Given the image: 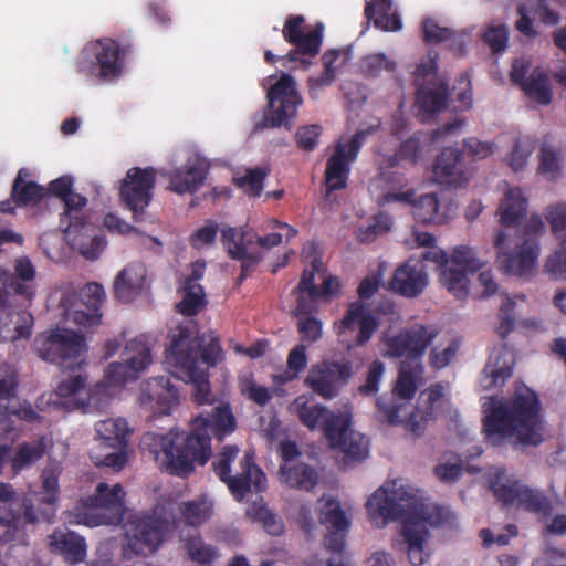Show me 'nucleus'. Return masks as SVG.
Wrapping results in <instances>:
<instances>
[{"label": "nucleus", "instance_id": "nucleus-56", "mask_svg": "<svg viewBox=\"0 0 566 566\" xmlns=\"http://www.w3.org/2000/svg\"><path fill=\"white\" fill-rule=\"evenodd\" d=\"M266 172L261 168L247 170L245 175L234 179L235 185L251 197H260Z\"/></svg>", "mask_w": 566, "mask_h": 566}, {"label": "nucleus", "instance_id": "nucleus-12", "mask_svg": "<svg viewBox=\"0 0 566 566\" xmlns=\"http://www.w3.org/2000/svg\"><path fill=\"white\" fill-rule=\"evenodd\" d=\"M439 331L433 325L412 323L401 328L396 335L382 338L384 356L388 358H403L401 364H421L428 347L438 336Z\"/></svg>", "mask_w": 566, "mask_h": 566}, {"label": "nucleus", "instance_id": "nucleus-16", "mask_svg": "<svg viewBox=\"0 0 566 566\" xmlns=\"http://www.w3.org/2000/svg\"><path fill=\"white\" fill-rule=\"evenodd\" d=\"M304 23L305 19L303 15H289L286 18L282 34L284 40L294 45L295 49L281 59L290 63L301 62L307 66L310 62L303 59V56L315 57L319 53L323 43L324 25L319 22L305 33L303 30Z\"/></svg>", "mask_w": 566, "mask_h": 566}, {"label": "nucleus", "instance_id": "nucleus-8", "mask_svg": "<svg viewBox=\"0 0 566 566\" xmlns=\"http://www.w3.org/2000/svg\"><path fill=\"white\" fill-rule=\"evenodd\" d=\"M545 228L539 216H532L525 224V235L516 253L510 251L507 234L499 231L494 245L497 249V263L501 270L510 275L527 276L535 269L538 258L539 245L534 235L541 233Z\"/></svg>", "mask_w": 566, "mask_h": 566}, {"label": "nucleus", "instance_id": "nucleus-23", "mask_svg": "<svg viewBox=\"0 0 566 566\" xmlns=\"http://www.w3.org/2000/svg\"><path fill=\"white\" fill-rule=\"evenodd\" d=\"M255 232L250 229L240 230L234 227H224L221 230V243L230 259L241 261V273L248 277L255 266L263 260V253L251 250L254 245Z\"/></svg>", "mask_w": 566, "mask_h": 566}, {"label": "nucleus", "instance_id": "nucleus-64", "mask_svg": "<svg viewBox=\"0 0 566 566\" xmlns=\"http://www.w3.org/2000/svg\"><path fill=\"white\" fill-rule=\"evenodd\" d=\"M297 331L302 342L315 343L322 338V322L314 316L301 317L297 322Z\"/></svg>", "mask_w": 566, "mask_h": 566}, {"label": "nucleus", "instance_id": "nucleus-59", "mask_svg": "<svg viewBox=\"0 0 566 566\" xmlns=\"http://www.w3.org/2000/svg\"><path fill=\"white\" fill-rule=\"evenodd\" d=\"M483 41L488 44L492 53H503L509 42L507 28L503 24L489 27L483 33Z\"/></svg>", "mask_w": 566, "mask_h": 566}, {"label": "nucleus", "instance_id": "nucleus-4", "mask_svg": "<svg viewBox=\"0 0 566 566\" xmlns=\"http://www.w3.org/2000/svg\"><path fill=\"white\" fill-rule=\"evenodd\" d=\"M169 337L170 345L165 350L166 364L192 384V396L198 405L209 402L211 390L208 369L223 359L219 337L212 336L203 344V339L193 335L188 326H178Z\"/></svg>", "mask_w": 566, "mask_h": 566}, {"label": "nucleus", "instance_id": "nucleus-11", "mask_svg": "<svg viewBox=\"0 0 566 566\" xmlns=\"http://www.w3.org/2000/svg\"><path fill=\"white\" fill-rule=\"evenodd\" d=\"M266 98L268 107L263 120L256 123L255 129L283 126L290 130L297 108L302 104L294 78L289 74H282L277 82L269 88Z\"/></svg>", "mask_w": 566, "mask_h": 566}, {"label": "nucleus", "instance_id": "nucleus-51", "mask_svg": "<svg viewBox=\"0 0 566 566\" xmlns=\"http://www.w3.org/2000/svg\"><path fill=\"white\" fill-rule=\"evenodd\" d=\"M517 506L543 517L552 515L554 507L551 501L539 491L524 485Z\"/></svg>", "mask_w": 566, "mask_h": 566}, {"label": "nucleus", "instance_id": "nucleus-55", "mask_svg": "<svg viewBox=\"0 0 566 566\" xmlns=\"http://www.w3.org/2000/svg\"><path fill=\"white\" fill-rule=\"evenodd\" d=\"M391 224L392 221L389 216L379 213L375 216L368 224L359 227L357 231V240L363 243L373 242L380 234L388 232Z\"/></svg>", "mask_w": 566, "mask_h": 566}, {"label": "nucleus", "instance_id": "nucleus-38", "mask_svg": "<svg viewBox=\"0 0 566 566\" xmlns=\"http://www.w3.org/2000/svg\"><path fill=\"white\" fill-rule=\"evenodd\" d=\"M281 480L290 488L311 491L318 482V473L312 465L298 461L280 465Z\"/></svg>", "mask_w": 566, "mask_h": 566}, {"label": "nucleus", "instance_id": "nucleus-33", "mask_svg": "<svg viewBox=\"0 0 566 566\" xmlns=\"http://www.w3.org/2000/svg\"><path fill=\"white\" fill-rule=\"evenodd\" d=\"M98 449L127 448L129 428L123 418L99 420L95 423Z\"/></svg>", "mask_w": 566, "mask_h": 566}, {"label": "nucleus", "instance_id": "nucleus-29", "mask_svg": "<svg viewBox=\"0 0 566 566\" xmlns=\"http://www.w3.org/2000/svg\"><path fill=\"white\" fill-rule=\"evenodd\" d=\"M546 219L551 224L552 231L559 240V249L551 255L545 270L552 275H562L566 273V205L558 203L548 208Z\"/></svg>", "mask_w": 566, "mask_h": 566}, {"label": "nucleus", "instance_id": "nucleus-54", "mask_svg": "<svg viewBox=\"0 0 566 566\" xmlns=\"http://www.w3.org/2000/svg\"><path fill=\"white\" fill-rule=\"evenodd\" d=\"M92 230L93 229L88 223L87 230H83V232H88ZM81 232L82 230L72 233V235L67 238L72 241V244L78 249L80 253L84 258H86L87 260H96L105 247V240L102 237L93 235L92 238H90L88 241H84L82 240Z\"/></svg>", "mask_w": 566, "mask_h": 566}, {"label": "nucleus", "instance_id": "nucleus-9", "mask_svg": "<svg viewBox=\"0 0 566 566\" xmlns=\"http://www.w3.org/2000/svg\"><path fill=\"white\" fill-rule=\"evenodd\" d=\"M34 350L38 356L62 368L73 369L80 366L82 354L85 352V337L67 328L48 329L34 339Z\"/></svg>", "mask_w": 566, "mask_h": 566}, {"label": "nucleus", "instance_id": "nucleus-52", "mask_svg": "<svg viewBox=\"0 0 566 566\" xmlns=\"http://www.w3.org/2000/svg\"><path fill=\"white\" fill-rule=\"evenodd\" d=\"M359 69L365 77H378L384 72H395L396 62L389 59L385 53H373L360 60Z\"/></svg>", "mask_w": 566, "mask_h": 566}, {"label": "nucleus", "instance_id": "nucleus-19", "mask_svg": "<svg viewBox=\"0 0 566 566\" xmlns=\"http://www.w3.org/2000/svg\"><path fill=\"white\" fill-rule=\"evenodd\" d=\"M369 134V129L358 130L346 143L338 140L335 145L334 153L327 159L325 170V184L328 192L346 188L350 164L356 160Z\"/></svg>", "mask_w": 566, "mask_h": 566}, {"label": "nucleus", "instance_id": "nucleus-57", "mask_svg": "<svg viewBox=\"0 0 566 566\" xmlns=\"http://www.w3.org/2000/svg\"><path fill=\"white\" fill-rule=\"evenodd\" d=\"M111 450L112 451L107 453L93 451L91 453V460L96 467H105L114 471H120L128 460L126 448Z\"/></svg>", "mask_w": 566, "mask_h": 566}, {"label": "nucleus", "instance_id": "nucleus-21", "mask_svg": "<svg viewBox=\"0 0 566 566\" xmlns=\"http://www.w3.org/2000/svg\"><path fill=\"white\" fill-rule=\"evenodd\" d=\"M384 202L411 205V213L415 220L422 224H444L451 218L452 212L451 207L442 205L436 193H426L415 198L412 190L388 192L384 196Z\"/></svg>", "mask_w": 566, "mask_h": 566}, {"label": "nucleus", "instance_id": "nucleus-14", "mask_svg": "<svg viewBox=\"0 0 566 566\" xmlns=\"http://www.w3.org/2000/svg\"><path fill=\"white\" fill-rule=\"evenodd\" d=\"M422 373L421 364H401L397 384L390 395H381L377 399V411L382 421L390 424L401 422L400 412L417 392V379Z\"/></svg>", "mask_w": 566, "mask_h": 566}, {"label": "nucleus", "instance_id": "nucleus-39", "mask_svg": "<svg viewBox=\"0 0 566 566\" xmlns=\"http://www.w3.org/2000/svg\"><path fill=\"white\" fill-rule=\"evenodd\" d=\"M500 222L504 227L516 226L527 210V200L517 187L505 191L500 205Z\"/></svg>", "mask_w": 566, "mask_h": 566}, {"label": "nucleus", "instance_id": "nucleus-7", "mask_svg": "<svg viewBox=\"0 0 566 566\" xmlns=\"http://www.w3.org/2000/svg\"><path fill=\"white\" fill-rule=\"evenodd\" d=\"M239 448L228 444L218 453L212 467L219 479L227 484L235 500H242L253 486L256 492L266 488V476L254 462V453L247 451L240 461L241 471L231 475V462L237 458Z\"/></svg>", "mask_w": 566, "mask_h": 566}, {"label": "nucleus", "instance_id": "nucleus-50", "mask_svg": "<svg viewBox=\"0 0 566 566\" xmlns=\"http://www.w3.org/2000/svg\"><path fill=\"white\" fill-rule=\"evenodd\" d=\"M45 453V446L42 440L34 443H21L11 460V467L14 474L27 467L39 461Z\"/></svg>", "mask_w": 566, "mask_h": 566}, {"label": "nucleus", "instance_id": "nucleus-44", "mask_svg": "<svg viewBox=\"0 0 566 566\" xmlns=\"http://www.w3.org/2000/svg\"><path fill=\"white\" fill-rule=\"evenodd\" d=\"M492 378L491 385L496 387L503 385L513 374V355L502 346L496 355H492L485 368Z\"/></svg>", "mask_w": 566, "mask_h": 566}, {"label": "nucleus", "instance_id": "nucleus-2", "mask_svg": "<svg viewBox=\"0 0 566 566\" xmlns=\"http://www.w3.org/2000/svg\"><path fill=\"white\" fill-rule=\"evenodd\" d=\"M57 465L43 469L41 492L18 496L10 483L0 482V542L28 544V526L52 522L60 495Z\"/></svg>", "mask_w": 566, "mask_h": 566}, {"label": "nucleus", "instance_id": "nucleus-1", "mask_svg": "<svg viewBox=\"0 0 566 566\" xmlns=\"http://www.w3.org/2000/svg\"><path fill=\"white\" fill-rule=\"evenodd\" d=\"M237 429V420L227 402L212 407L205 416L200 413L191 422L189 433L170 429L166 434L146 432L142 443L158 460L164 455L163 464L167 472L187 476L195 464H206L212 454L211 436L222 441Z\"/></svg>", "mask_w": 566, "mask_h": 566}, {"label": "nucleus", "instance_id": "nucleus-35", "mask_svg": "<svg viewBox=\"0 0 566 566\" xmlns=\"http://www.w3.org/2000/svg\"><path fill=\"white\" fill-rule=\"evenodd\" d=\"M318 250L319 244L314 241L304 245L303 255L311 262V269L303 271L298 285L294 290V293L307 294L311 301H318V285L315 284V274L319 272L323 266Z\"/></svg>", "mask_w": 566, "mask_h": 566}, {"label": "nucleus", "instance_id": "nucleus-61", "mask_svg": "<svg viewBox=\"0 0 566 566\" xmlns=\"http://www.w3.org/2000/svg\"><path fill=\"white\" fill-rule=\"evenodd\" d=\"M450 264L464 269L469 272H475L483 266V263L476 259L475 251L472 248L464 245H460L454 249Z\"/></svg>", "mask_w": 566, "mask_h": 566}, {"label": "nucleus", "instance_id": "nucleus-41", "mask_svg": "<svg viewBox=\"0 0 566 566\" xmlns=\"http://www.w3.org/2000/svg\"><path fill=\"white\" fill-rule=\"evenodd\" d=\"M29 176V171L25 168H21L14 179L11 198L20 207L35 206L46 195V189L34 181L25 182L23 177Z\"/></svg>", "mask_w": 566, "mask_h": 566}, {"label": "nucleus", "instance_id": "nucleus-45", "mask_svg": "<svg viewBox=\"0 0 566 566\" xmlns=\"http://www.w3.org/2000/svg\"><path fill=\"white\" fill-rule=\"evenodd\" d=\"M306 346L304 344H297L294 346L287 355V368L282 374L273 376V382L275 385H284L293 381L298 375L305 370L307 366Z\"/></svg>", "mask_w": 566, "mask_h": 566}, {"label": "nucleus", "instance_id": "nucleus-60", "mask_svg": "<svg viewBox=\"0 0 566 566\" xmlns=\"http://www.w3.org/2000/svg\"><path fill=\"white\" fill-rule=\"evenodd\" d=\"M500 323L496 326V334L501 339H505L515 326V302L511 297H506L500 307Z\"/></svg>", "mask_w": 566, "mask_h": 566}, {"label": "nucleus", "instance_id": "nucleus-13", "mask_svg": "<svg viewBox=\"0 0 566 566\" xmlns=\"http://www.w3.org/2000/svg\"><path fill=\"white\" fill-rule=\"evenodd\" d=\"M125 492L120 484L109 488L107 483L101 482L96 486L95 494L85 499L83 507L75 514L71 523L97 526L112 523L103 511H109L116 515L115 520H122L124 510Z\"/></svg>", "mask_w": 566, "mask_h": 566}, {"label": "nucleus", "instance_id": "nucleus-6", "mask_svg": "<svg viewBox=\"0 0 566 566\" xmlns=\"http://www.w3.org/2000/svg\"><path fill=\"white\" fill-rule=\"evenodd\" d=\"M303 397L295 400L297 416L302 424L310 430L322 428L332 449L344 453L345 465L363 461L368 454L365 437L352 429V416L347 412H333L319 403L301 402Z\"/></svg>", "mask_w": 566, "mask_h": 566}, {"label": "nucleus", "instance_id": "nucleus-5", "mask_svg": "<svg viewBox=\"0 0 566 566\" xmlns=\"http://www.w3.org/2000/svg\"><path fill=\"white\" fill-rule=\"evenodd\" d=\"M368 516L371 521H400L403 526L401 535L408 545V558L413 566L426 563L428 555L423 553V544L428 531L426 524L442 525L449 521L450 513L441 506L429 507L424 504L406 509L388 495L385 488L374 492L366 503Z\"/></svg>", "mask_w": 566, "mask_h": 566}, {"label": "nucleus", "instance_id": "nucleus-24", "mask_svg": "<svg viewBox=\"0 0 566 566\" xmlns=\"http://www.w3.org/2000/svg\"><path fill=\"white\" fill-rule=\"evenodd\" d=\"M139 401L155 415H169L179 405V391L170 376L153 377L143 382Z\"/></svg>", "mask_w": 566, "mask_h": 566}, {"label": "nucleus", "instance_id": "nucleus-32", "mask_svg": "<svg viewBox=\"0 0 566 566\" xmlns=\"http://www.w3.org/2000/svg\"><path fill=\"white\" fill-rule=\"evenodd\" d=\"M62 201L64 202V211L60 218V227L63 232L71 237L72 233L87 230L88 217L84 211L87 205L86 197L71 191Z\"/></svg>", "mask_w": 566, "mask_h": 566}, {"label": "nucleus", "instance_id": "nucleus-37", "mask_svg": "<svg viewBox=\"0 0 566 566\" xmlns=\"http://www.w3.org/2000/svg\"><path fill=\"white\" fill-rule=\"evenodd\" d=\"M365 17L374 27L386 31H399L402 27L400 17L392 12L391 0H371L365 7Z\"/></svg>", "mask_w": 566, "mask_h": 566}, {"label": "nucleus", "instance_id": "nucleus-46", "mask_svg": "<svg viewBox=\"0 0 566 566\" xmlns=\"http://www.w3.org/2000/svg\"><path fill=\"white\" fill-rule=\"evenodd\" d=\"M319 521L328 530L348 531L350 526V521L343 511L339 501L333 497H328L322 503Z\"/></svg>", "mask_w": 566, "mask_h": 566}, {"label": "nucleus", "instance_id": "nucleus-25", "mask_svg": "<svg viewBox=\"0 0 566 566\" xmlns=\"http://www.w3.org/2000/svg\"><path fill=\"white\" fill-rule=\"evenodd\" d=\"M428 285V274L424 264L416 259H408L399 265L389 281V289L405 297L419 296Z\"/></svg>", "mask_w": 566, "mask_h": 566}, {"label": "nucleus", "instance_id": "nucleus-30", "mask_svg": "<svg viewBox=\"0 0 566 566\" xmlns=\"http://www.w3.org/2000/svg\"><path fill=\"white\" fill-rule=\"evenodd\" d=\"M147 271L140 263H132L125 266L114 282V294L119 301L127 303L133 301L143 290Z\"/></svg>", "mask_w": 566, "mask_h": 566}, {"label": "nucleus", "instance_id": "nucleus-20", "mask_svg": "<svg viewBox=\"0 0 566 566\" xmlns=\"http://www.w3.org/2000/svg\"><path fill=\"white\" fill-rule=\"evenodd\" d=\"M123 355L124 361L112 363L107 367L105 378L108 385L117 386L135 380L153 361L151 348L145 336L129 340Z\"/></svg>", "mask_w": 566, "mask_h": 566}, {"label": "nucleus", "instance_id": "nucleus-53", "mask_svg": "<svg viewBox=\"0 0 566 566\" xmlns=\"http://www.w3.org/2000/svg\"><path fill=\"white\" fill-rule=\"evenodd\" d=\"M340 56V51L337 49H329L322 55L323 72L317 77H311L308 80V86L311 93L318 87L327 86L333 83L336 75L335 63Z\"/></svg>", "mask_w": 566, "mask_h": 566}, {"label": "nucleus", "instance_id": "nucleus-34", "mask_svg": "<svg viewBox=\"0 0 566 566\" xmlns=\"http://www.w3.org/2000/svg\"><path fill=\"white\" fill-rule=\"evenodd\" d=\"M50 546L53 552L62 554L72 564L81 563L86 557L84 537L72 531L55 530L50 535Z\"/></svg>", "mask_w": 566, "mask_h": 566}, {"label": "nucleus", "instance_id": "nucleus-36", "mask_svg": "<svg viewBox=\"0 0 566 566\" xmlns=\"http://www.w3.org/2000/svg\"><path fill=\"white\" fill-rule=\"evenodd\" d=\"M35 275L36 271L31 260L27 256H20L14 261V273L11 275L7 285L20 296L31 300L35 295Z\"/></svg>", "mask_w": 566, "mask_h": 566}, {"label": "nucleus", "instance_id": "nucleus-42", "mask_svg": "<svg viewBox=\"0 0 566 566\" xmlns=\"http://www.w3.org/2000/svg\"><path fill=\"white\" fill-rule=\"evenodd\" d=\"M520 88L530 99L541 105H548L552 102L549 76L541 67L533 69L527 77V82L523 83V86Z\"/></svg>", "mask_w": 566, "mask_h": 566}, {"label": "nucleus", "instance_id": "nucleus-62", "mask_svg": "<svg viewBox=\"0 0 566 566\" xmlns=\"http://www.w3.org/2000/svg\"><path fill=\"white\" fill-rule=\"evenodd\" d=\"M560 166L557 151L549 145H543L539 153L538 171L554 179L559 174Z\"/></svg>", "mask_w": 566, "mask_h": 566}, {"label": "nucleus", "instance_id": "nucleus-31", "mask_svg": "<svg viewBox=\"0 0 566 566\" xmlns=\"http://www.w3.org/2000/svg\"><path fill=\"white\" fill-rule=\"evenodd\" d=\"M83 303L87 311L75 310L73 313V322L83 327L96 326L101 323V306L105 298V292L102 284L92 282L85 285L82 291Z\"/></svg>", "mask_w": 566, "mask_h": 566}, {"label": "nucleus", "instance_id": "nucleus-63", "mask_svg": "<svg viewBox=\"0 0 566 566\" xmlns=\"http://www.w3.org/2000/svg\"><path fill=\"white\" fill-rule=\"evenodd\" d=\"M322 134V127L317 124L302 126L295 134L296 145L304 151H313Z\"/></svg>", "mask_w": 566, "mask_h": 566}, {"label": "nucleus", "instance_id": "nucleus-22", "mask_svg": "<svg viewBox=\"0 0 566 566\" xmlns=\"http://www.w3.org/2000/svg\"><path fill=\"white\" fill-rule=\"evenodd\" d=\"M166 531V521L157 516L137 517L127 525V547L135 555L154 553L164 543Z\"/></svg>", "mask_w": 566, "mask_h": 566}, {"label": "nucleus", "instance_id": "nucleus-48", "mask_svg": "<svg viewBox=\"0 0 566 566\" xmlns=\"http://www.w3.org/2000/svg\"><path fill=\"white\" fill-rule=\"evenodd\" d=\"M423 39L427 43H441L448 40H453L452 50L459 55L464 52V41L462 38H457L454 32L444 27H440L434 20L426 19L422 23Z\"/></svg>", "mask_w": 566, "mask_h": 566}, {"label": "nucleus", "instance_id": "nucleus-40", "mask_svg": "<svg viewBox=\"0 0 566 566\" xmlns=\"http://www.w3.org/2000/svg\"><path fill=\"white\" fill-rule=\"evenodd\" d=\"M448 83L440 81L433 88L419 85L416 93V105L426 115H433L447 107Z\"/></svg>", "mask_w": 566, "mask_h": 566}, {"label": "nucleus", "instance_id": "nucleus-27", "mask_svg": "<svg viewBox=\"0 0 566 566\" xmlns=\"http://www.w3.org/2000/svg\"><path fill=\"white\" fill-rule=\"evenodd\" d=\"M434 180L440 185L463 187L469 177L459 148L446 147L438 155L433 166Z\"/></svg>", "mask_w": 566, "mask_h": 566}, {"label": "nucleus", "instance_id": "nucleus-26", "mask_svg": "<svg viewBox=\"0 0 566 566\" xmlns=\"http://www.w3.org/2000/svg\"><path fill=\"white\" fill-rule=\"evenodd\" d=\"M209 164L199 157L189 158L182 167L167 174L169 189L178 195L195 193L205 182Z\"/></svg>", "mask_w": 566, "mask_h": 566}, {"label": "nucleus", "instance_id": "nucleus-43", "mask_svg": "<svg viewBox=\"0 0 566 566\" xmlns=\"http://www.w3.org/2000/svg\"><path fill=\"white\" fill-rule=\"evenodd\" d=\"M181 520L186 525L198 527L212 515V503L206 499L181 502L178 506Z\"/></svg>", "mask_w": 566, "mask_h": 566}, {"label": "nucleus", "instance_id": "nucleus-47", "mask_svg": "<svg viewBox=\"0 0 566 566\" xmlns=\"http://www.w3.org/2000/svg\"><path fill=\"white\" fill-rule=\"evenodd\" d=\"M467 272L459 266L446 264L440 271V282L455 297L463 298L468 295L469 287Z\"/></svg>", "mask_w": 566, "mask_h": 566}, {"label": "nucleus", "instance_id": "nucleus-28", "mask_svg": "<svg viewBox=\"0 0 566 566\" xmlns=\"http://www.w3.org/2000/svg\"><path fill=\"white\" fill-rule=\"evenodd\" d=\"M33 316L27 311L15 312L0 296V343L29 338L32 333Z\"/></svg>", "mask_w": 566, "mask_h": 566}, {"label": "nucleus", "instance_id": "nucleus-17", "mask_svg": "<svg viewBox=\"0 0 566 566\" xmlns=\"http://www.w3.org/2000/svg\"><path fill=\"white\" fill-rule=\"evenodd\" d=\"M353 375V361L348 359L323 360L311 367L305 384L322 398L332 399L349 382Z\"/></svg>", "mask_w": 566, "mask_h": 566}, {"label": "nucleus", "instance_id": "nucleus-58", "mask_svg": "<svg viewBox=\"0 0 566 566\" xmlns=\"http://www.w3.org/2000/svg\"><path fill=\"white\" fill-rule=\"evenodd\" d=\"M523 489L524 485L518 481H507L504 483L496 481L492 483L494 496L506 506L517 505Z\"/></svg>", "mask_w": 566, "mask_h": 566}, {"label": "nucleus", "instance_id": "nucleus-3", "mask_svg": "<svg viewBox=\"0 0 566 566\" xmlns=\"http://www.w3.org/2000/svg\"><path fill=\"white\" fill-rule=\"evenodd\" d=\"M541 429V401L528 387L516 388L506 401L493 402L483 420L486 442L494 447L513 436L522 444L537 446L542 442Z\"/></svg>", "mask_w": 566, "mask_h": 566}, {"label": "nucleus", "instance_id": "nucleus-49", "mask_svg": "<svg viewBox=\"0 0 566 566\" xmlns=\"http://www.w3.org/2000/svg\"><path fill=\"white\" fill-rule=\"evenodd\" d=\"M184 547L188 557L200 565H210L219 557L218 548L207 544L200 535L186 538Z\"/></svg>", "mask_w": 566, "mask_h": 566}, {"label": "nucleus", "instance_id": "nucleus-18", "mask_svg": "<svg viewBox=\"0 0 566 566\" xmlns=\"http://www.w3.org/2000/svg\"><path fill=\"white\" fill-rule=\"evenodd\" d=\"M156 170L153 167L130 168L120 186V199L125 207L133 212L135 222L144 219L145 209L153 199L156 182Z\"/></svg>", "mask_w": 566, "mask_h": 566}, {"label": "nucleus", "instance_id": "nucleus-10", "mask_svg": "<svg viewBox=\"0 0 566 566\" xmlns=\"http://www.w3.org/2000/svg\"><path fill=\"white\" fill-rule=\"evenodd\" d=\"M129 52V44L120 46L111 38L91 41L81 52L77 70L102 80H113L123 72L124 59Z\"/></svg>", "mask_w": 566, "mask_h": 566}, {"label": "nucleus", "instance_id": "nucleus-15", "mask_svg": "<svg viewBox=\"0 0 566 566\" xmlns=\"http://www.w3.org/2000/svg\"><path fill=\"white\" fill-rule=\"evenodd\" d=\"M379 325L378 317L371 314L369 307L361 301H355L348 304L343 318L335 324V329L350 349L366 345Z\"/></svg>", "mask_w": 566, "mask_h": 566}]
</instances>
